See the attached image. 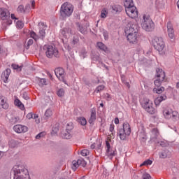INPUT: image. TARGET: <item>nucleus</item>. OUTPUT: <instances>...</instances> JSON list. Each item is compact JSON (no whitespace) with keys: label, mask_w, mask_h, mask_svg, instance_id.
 Returning a JSON list of instances; mask_svg holds the SVG:
<instances>
[{"label":"nucleus","mask_w":179,"mask_h":179,"mask_svg":"<svg viewBox=\"0 0 179 179\" xmlns=\"http://www.w3.org/2000/svg\"><path fill=\"white\" fill-rule=\"evenodd\" d=\"M114 128H115V126H114V124H110V127H109V131H110V132H112V135H114V133H113V132H114Z\"/></svg>","instance_id":"obj_53"},{"label":"nucleus","mask_w":179,"mask_h":179,"mask_svg":"<svg viewBox=\"0 0 179 179\" xmlns=\"http://www.w3.org/2000/svg\"><path fill=\"white\" fill-rule=\"evenodd\" d=\"M117 135L121 141H127V137L131 135V126L128 122H124L122 128L117 129Z\"/></svg>","instance_id":"obj_5"},{"label":"nucleus","mask_w":179,"mask_h":179,"mask_svg":"<svg viewBox=\"0 0 179 179\" xmlns=\"http://www.w3.org/2000/svg\"><path fill=\"white\" fill-rule=\"evenodd\" d=\"M97 118V110H96V108H92L91 109V115L90 120L88 121L89 124H94V121H96Z\"/></svg>","instance_id":"obj_16"},{"label":"nucleus","mask_w":179,"mask_h":179,"mask_svg":"<svg viewBox=\"0 0 179 179\" xmlns=\"http://www.w3.org/2000/svg\"><path fill=\"white\" fill-rule=\"evenodd\" d=\"M45 38V29L40 28L39 38H41V40H44Z\"/></svg>","instance_id":"obj_29"},{"label":"nucleus","mask_w":179,"mask_h":179,"mask_svg":"<svg viewBox=\"0 0 179 179\" xmlns=\"http://www.w3.org/2000/svg\"><path fill=\"white\" fill-rule=\"evenodd\" d=\"M10 17V12L6 8H0V20H8Z\"/></svg>","instance_id":"obj_12"},{"label":"nucleus","mask_w":179,"mask_h":179,"mask_svg":"<svg viewBox=\"0 0 179 179\" xmlns=\"http://www.w3.org/2000/svg\"><path fill=\"white\" fill-rule=\"evenodd\" d=\"M166 27H167V31H168V36L169 38H174L175 35H174V28H173V24H171V22H168L166 24Z\"/></svg>","instance_id":"obj_15"},{"label":"nucleus","mask_w":179,"mask_h":179,"mask_svg":"<svg viewBox=\"0 0 179 179\" xmlns=\"http://www.w3.org/2000/svg\"><path fill=\"white\" fill-rule=\"evenodd\" d=\"M107 10L106 8L102 9L101 13V17L102 19H106L107 17Z\"/></svg>","instance_id":"obj_44"},{"label":"nucleus","mask_w":179,"mask_h":179,"mask_svg":"<svg viewBox=\"0 0 179 179\" xmlns=\"http://www.w3.org/2000/svg\"><path fill=\"white\" fill-rule=\"evenodd\" d=\"M38 117V115H37V114H33V119L34 120H36L37 117Z\"/></svg>","instance_id":"obj_63"},{"label":"nucleus","mask_w":179,"mask_h":179,"mask_svg":"<svg viewBox=\"0 0 179 179\" xmlns=\"http://www.w3.org/2000/svg\"><path fill=\"white\" fill-rule=\"evenodd\" d=\"M24 26V24H23L22 22H21V21L17 22V29H23Z\"/></svg>","instance_id":"obj_49"},{"label":"nucleus","mask_w":179,"mask_h":179,"mask_svg":"<svg viewBox=\"0 0 179 179\" xmlns=\"http://www.w3.org/2000/svg\"><path fill=\"white\" fill-rule=\"evenodd\" d=\"M45 135V132H41L38 135L36 136V139H40V138L44 136Z\"/></svg>","instance_id":"obj_55"},{"label":"nucleus","mask_w":179,"mask_h":179,"mask_svg":"<svg viewBox=\"0 0 179 179\" xmlns=\"http://www.w3.org/2000/svg\"><path fill=\"white\" fill-rule=\"evenodd\" d=\"M114 122L116 125H117V124H120V119H118V117H115Z\"/></svg>","instance_id":"obj_59"},{"label":"nucleus","mask_w":179,"mask_h":179,"mask_svg":"<svg viewBox=\"0 0 179 179\" xmlns=\"http://www.w3.org/2000/svg\"><path fill=\"white\" fill-rule=\"evenodd\" d=\"M125 7V12L131 19H135L138 17V9L134 4V0H125L124 3Z\"/></svg>","instance_id":"obj_3"},{"label":"nucleus","mask_w":179,"mask_h":179,"mask_svg":"<svg viewBox=\"0 0 179 179\" xmlns=\"http://www.w3.org/2000/svg\"><path fill=\"white\" fill-rule=\"evenodd\" d=\"M0 107H2L3 110H8V108H9V104L7 102V99L3 96H0Z\"/></svg>","instance_id":"obj_17"},{"label":"nucleus","mask_w":179,"mask_h":179,"mask_svg":"<svg viewBox=\"0 0 179 179\" xmlns=\"http://www.w3.org/2000/svg\"><path fill=\"white\" fill-rule=\"evenodd\" d=\"M164 90V87H157L153 89L154 93H157V94H162Z\"/></svg>","instance_id":"obj_30"},{"label":"nucleus","mask_w":179,"mask_h":179,"mask_svg":"<svg viewBox=\"0 0 179 179\" xmlns=\"http://www.w3.org/2000/svg\"><path fill=\"white\" fill-rule=\"evenodd\" d=\"M159 145H160V146H162V148H166V146H167L169 145V143H167V141H162L158 142Z\"/></svg>","instance_id":"obj_48"},{"label":"nucleus","mask_w":179,"mask_h":179,"mask_svg":"<svg viewBox=\"0 0 179 179\" xmlns=\"http://www.w3.org/2000/svg\"><path fill=\"white\" fill-rule=\"evenodd\" d=\"M27 169H26L24 166L21 164H17L13 167L10 177H12L13 174V179H27L26 178V176H27Z\"/></svg>","instance_id":"obj_2"},{"label":"nucleus","mask_w":179,"mask_h":179,"mask_svg":"<svg viewBox=\"0 0 179 179\" xmlns=\"http://www.w3.org/2000/svg\"><path fill=\"white\" fill-rule=\"evenodd\" d=\"M33 43H34L33 39L28 40L27 45V50H29V48H30V45H32Z\"/></svg>","instance_id":"obj_52"},{"label":"nucleus","mask_w":179,"mask_h":179,"mask_svg":"<svg viewBox=\"0 0 179 179\" xmlns=\"http://www.w3.org/2000/svg\"><path fill=\"white\" fill-rule=\"evenodd\" d=\"M73 13V6L68 2L64 3L60 8L61 20H66V17H69Z\"/></svg>","instance_id":"obj_4"},{"label":"nucleus","mask_w":179,"mask_h":179,"mask_svg":"<svg viewBox=\"0 0 179 179\" xmlns=\"http://www.w3.org/2000/svg\"><path fill=\"white\" fill-rule=\"evenodd\" d=\"M103 36L105 40H108V31H103Z\"/></svg>","instance_id":"obj_54"},{"label":"nucleus","mask_w":179,"mask_h":179,"mask_svg":"<svg viewBox=\"0 0 179 179\" xmlns=\"http://www.w3.org/2000/svg\"><path fill=\"white\" fill-rule=\"evenodd\" d=\"M10 69H6V71L2 73L1 77L5 78L6 80L9 79V75H10Z\"/></svg>","instance_id":"obj_27"},{"label":"nucleus","mask_w":179,"mask_h":179,"mask_svg":"<svg viewBox=\"0 0 179 179\" xmlns=\"http://www.w3.org/2000/svg\"><path fill=\"white\" fill-rule=\"evenodd\" d=\"M143 179H149L150 178V175L149 173H145L143 175Z\"/></svg>","instance_id":"obj_57"},{"label":"nucleus","mask_w":179,"mask_h":179,"mask_svg":"<svg viewBox=\"0 0 179 179\" xmlns=\"http://www.w3.org/2000/svg\"><path fill=\"white\" fill-rule=\"evenodd\" d=\"M13 131L17 134H24L29 131V128L24 125L16 124L13 127Z\"/></svg>","instance_id":"obj_14"},{"label":"nucleus","mask_w":179,"mask_h":179,"mask_svg":"<svg viewBox=\"0 0 179 179\" xmlns=\"http://www.w3.org/2000/svg\"><path fill=\"white\" fill-rule=\"evenodd\" d=\"M55 73L61 82H65V70L63 68L59 67L55 69Z\"/></svg>","instance_id":"obj_13"},{"label":"nucleus","mask_w":179,"mask_h":179,"mask_svg":"<svg viewBox=\"0 0 179 179\" xmlns=\"http://www.w3.org/2000/svg\"><path fill=\"white\" fill-rule=\"evenodd\" d=\"M43 50L45 51V55L48 58H59V52L55 46L52 45H44Z\"/></svg>","instance_id":"obj_7"},{"label":"nucleus","mask_w":179,"mask_h":179,"mask_svg":"<svg viewBox=\"0 0 179 179\" xmlns=\"http://www.w3.org/2000/svg\"><path fill=\"white\" fill-rule=\"evenodd\" d=\"M77 121L80 125H83V127H85V125L87 124V121H86V118L85 117H80L77 119Z\"/></svg>","instance_id":"obj_35"},{"label":"nucleus","mask_w":179,"mask_h":179,"mask_svg":"<svg viewBox=\"0 0 179 179\" xmlns=\"http://www.w3.org/2000/svg\"><path fill=\"white\" fill-rule=\"evenodd\" d=\"M106 99L108 100H111V95H110V94H106Z\"/></svg>","instance_id":"obj_62"},{"label":"nucleus","mask_w":179,"mask_h":179,"mask_svg":"<svg viewBox=\"0 0 179 179\" xmlns=\"http://www.w3.org/2000/svg\"><path fill=\"white\" fill-rule=\"evenodd\" d=\"M78 167H79V163H78V161H73L71 166L72 170H73V171H76Z\"/></svg>","instance_id":"obj_41"},{"label":"nucleus","mask_w":179,"mask_h":179,"mask_svg":"<svg viewBox=\"0 0 179 179\" xmlns=\"http://www.w3.org/2000/svg\"><path fill=\"white\" fill-rule=\"evenodd\" d=\"M152 45L161 54H163V50H164L165 44L163 38L156 37L152 40Z\"/></svg>","instance_id":"obj_8"},{"label":"nucleus","mask_w":179,"mask_h":179,"mask_svg":"<svg viewBox=\"0 0 179 179\" xmlns=\"http://www.w3.org/2000/svg\"><path fill=\"white\" fill-rule=\"evenodd\" d=\"M60 34L64 37V38H66L68 36L72 34L71 28L69 27H65L60 30Z\"/></svg>","instance_id":"obj_18"},{"label":"nucleus","mask_w":179,"mask_h":179,"mask_svg":"<svg viewBox=\"0 0 179 179\" xmlns=\"http://www.w3.org/2000/svg\"><path fill=\"white\" fill-rule=\"evenodd\" d=\"M20 119L19 118V117H15V116H12L10 119L9 121L13 125V124H16L17 122H19V120Z\"/></svg>","instance_id":"obj_37"},{"label":"nucleus","mask_w":179,"mask_h":179,"mask_svg":"<svg viewBox=\"0 0 179 179\" xmlns=\"http://www.w3.org/2000/svg\"><path fill=\"white\" fill-rule=\"evenodd\" d=\"M27 118H28V120H31V118H33V113H29L27 115Z\"/></svg>","instance_id":"obj_58"},{"label":"nucleus","mask_w":179,"mask_h":179,"mask_svg":"<svg viewBox=\"0 0 179 179\" xmlns=\"http://www.w3.org/2000/svg\"><path fill=\"white\" fill-rule=\"evenodd\" d=\"M127 29L125 31L127 34V40L130 44H136L138 43V31L139 30V26L136 22L133 24L132 22L128 23Z\"/></svg>","instance_id":"obj_1"},{"label":"nucleus","mask_w":179,"mask_h":179,"mask_svg":"<svg viewBox=\"0 0 179 179\" xmlns=\"http://www.w3.org/2000/svg\"><path fill=\"white\" fill-rule=\"evenodd\" d=\"M14 104L15 106H16V107H19L20 110L24 109V105L23 104V103H22V101H20L19 99H15V100L14 101Z\"/></svg>","instance_id":"obj_24"},{"label":"nucleus","mask_w":179,"mask_h":179,"mask_svg":"<svg viewBox=\"0 0 179 179\" xmlns=\"http://www.w3.org/2000/svg\"><path fill=\"white\" fill-rule=\"evenodd\" d=\"M22 97L24 100H29L30 99L29 97V95H27V92H24L22 94Z\"/></svg>","instance_id":"obj_56"},{"label":"nucleus","mask_w":179,"mask_h":179,"mask_svg":"<svg viewBox=\"0 0 179 179\" xmlns=\"http://www.w3.org/2000/svg\"><path fill=\"white\" fill-rule=\"evenodd\" d=\"M25 9L26 10L30 9V4H27V6H25Z\"/></svg>","instance_id":"obj_64"},{"label":"nucleus","mask_w":179,"mask_h":179,"mask_svg":"<svg viewBox=\"0 0 179 179\" xmlns=\"http://www.w3.org/2000/svg\"><path fill=\"white\" fill-rule=\"evenodd\" d=\"M78 30L80 32L82 33V34H86L87 33V29L86 27H84L83 26L80 25V24L78 23L77 24Z\"/></svg>","instance_id":"obj_32"},{"label":"nucleus","mask_w":179,"mask_h":179,"mask_svg":"<svg viewBox=\"0 0 179 179\" xmlns=\"http://www.w3.org/2000/svg\"><path fill=\"white\" fill-rule=\"evenodd\" d=\"M37 80H38V85L41 86V87L47 85V80H45V78H38Z\"/></svg>","instance_id":"obj_34"},{"label":"nucleus","mask_w":179,"mask_h":179,"mask_svg":"<svg viewBox=\"0 0 179 179\" xmlns=\"http://www.w3.org/2000/svg\"><path fill=\"white\" fill-rule=\"evenodd\" d=\"M77 162L78 163V166H81L82 167H86V165L87 164L86 161H85V159H83L82 158L78 159Z\"/></svg>","instance_id":"obj_40"},{"label":"nucleus","mask_w":179,"mask_h":179,"mask_svg":"<svg viewBox=\"0 0 179 179\" xmlns=\"http://www.w3.org/2000/svg\"><path fill=\"white\" fill-rule=\"evenodd\" d=\"M25 10L23 5H20L17 8V12H18V13H24Z\"/></svg>","instance_id":"obj_43"},{"label":"nucleus","mask_w":179,"mask_h":179,"mask_svg":"<svg viewBox=\"0 0 179 179\" xmlns=\"http://www.w3.org/2000/svg\"><path fill=\"white\" fill-rule=\"evenodd\" d=\"M164 82V78H157L154 80V85L156 86V87H160L162 86V83Z\"/></svg>","instance_id":"obj_25"},{"label":"nucleus","mask_w":179,"mask_h":179,"mask_svg":"<svg viewBox=\"0 0 179 179\" xmlns=\"http://www.w3.org/2000/svg\"><path fill=\"white\" fill-rule=\"evenodd\" d=\"M156 78L160 79H166V73L163 69L157 68L156 69Z\"/></svg>","instance_id":"obj_19"},{"label":"nucleus","mask_w":179,"mask_h":179,"mask_svg":"<svg viewBox=\"0 0 179 179\" xmlns=\"http://www.w3.org/2000/svg\"><path fill=\"white\" fill-rule=\"evenodd\" d=\"M72 129H73V122L68 123L66 127V131L71 133L72 132Z\"/></svg>","instance_id":"obj_39"},{"label":"nucleus","mask_w":179,"mask_h":179,"mask_svg":"<svg viewBox=\"0 0 179 179\" xmlns=\"http://www.w3.org/2000/svg\"><path fill=\"white\" fill-rule=\"evenodd\" d=\"M106 156L109 157V159H113L115 155H117V150L114 148H111L110 143L108 141H106Z\"/></svg>","instance_id":"obj_11"},{"label":"nucleus","mask_w":179,"mask_h":179,"mask_svg":"<svg viewBox=\"0 0 179 179\" xmlns=\"http://www.w3.org/2000/svg\"><path fill=\"white\" fill-rule=\"evenodd\" d=\"M164 116L166 120H170L172 118L173 121H178V112L173 111L171 109H165L164 110Z\"/></svg>","instance_id":"obj_9"},{"label":"nucleus","mask_w":179,"mask_h":179,"mask_svg":"<svg viewBox=\"0 0 179 179\" xmlns=\"http://www.w3.org/2000/svg\"><path fill=\"white\" fill-rule=\"evenodd\" d=\"M139 136L141 143H142V145L146 143V141H148V136H146V133L145 132V131H141Z\"/></svg>","instance_id":"obj_22"},{"label":"nucleus","mask_w":179,"mask_h":179,"mask_svg":"<svg viewBox=\"0 0 179 179\" xmlns=\"http://www.w3.org/2000/svg\"><path fill=\"white\" fill-rule=\"evenodd\" d=\"M52 115V109L48 108L45 112V118L48 120Z\"/></svg>","instance_id":"obj_33"},{"label":"nucleus","mask_w":179,"mask_h":179,"mask_svg":"<svg viewBox=\"0 0 179 179\" xmlns=\"http://www.w3.org/2000/svg\"><path fill=\"white\" fill-rule=\"evenodd\" d=\"M98 48H99V50H101L102 51H104L105 52H107V46H106V45H104V43H103L102 42H98L96 44Z\"/></svg>","instance_id":"obj_28"},{"label":"nucleus","mask_w":179,"mask_h":179,"mask_svg":"<svg viewBox=\"0 0 179 179\" xmlns=\"http://www.w3.org/2000/svg\"><path fill=\"white\" fill-rule=\"evenodd\" d=\"M8 145L10 148H16V146H17V142L15 140H10L8 142Z\"/></svg>","instance_id":"obj_42"},{"label":"nucleus","mask_w":179,"mask_h":179,"mask_svg":"<svg viewBox=\"0 0 179 179\" xmlns=\"http://www.w3.org/2000/svg\"><path fill=\"white\" fill-rule=\"evenodd\" d=\"M102 90H104V86L103 85H99L96 88V93H99V92H101Z\"/></svg>","instance_id":"obj_47"},{"label":"nucleus","mask_w":179,"mask_h":179,"mask_svg":"<svg viewBox=\"0 0 179 179\" xmlns=\"http://www.w3.org/2000/svg\"><path fill=\"white\" fill-rule=\"evenodd\" d=\"M87 54V52H86V50L83 49L80 52V57L83 58H86V55Z\"/></svg>","instance_id":"obj_51"},{"label":"nucleus","mask_w":179,"mask_h":179,"mask_svg":"<svg viewBox=\"0 0 179 179\" xmlns=\"http://www.w3.org/2000/svg\"><path fill=\"white\" fill-rule=\"evenodd\" d=\"M152 163H153V162H152V160L147 159L143 162V163L141 164V166H150V165H152Z\"/></svg>","instance_id":"obj_46"},{"label":"nucleus","mask_w":179,"mask_h":179,"mask_svg":"<svg viewBox=\"0 0 179 179\" xmlns=\"http://www.w3.org/2000/svg\"><path fill=\"white\" fill-rule=\"evenodd\" d=\"M167 99V96H166L165 94L163 95H160L159 96L157 97L155 99V106H160V103H162V101H164V100Z\"/></svg>","instance_id":"obj_20"},{"label":"nucleus","mask_w":179,"mask_h":179,"mask_svg":"<svg viewBox=\"0 0 179 179\" xmlns=\"http://www.w3.org/2000/svg\"><path fill=\"white\" fill-rule=\"evenodd\" d=\"M29 35L30 37L33 38L35 41H37V40L40 39V37L38 36V35H37V34H36V32H34V31H31L29 32Z\"/></svg>","instance_id":"obj_36"},{"label":"nucleus","mask_w":179,"mask_h":179,"mask_svg":"<svg viewBox=\"0 0 179 179\" xmlns=\"http://www.w3.org/2000/svg\"><path fill=\"white\" fill-rule=\"evenodd\" d=\"M13 69L22 71V68H23V66H19V64H13L11 65Z\"/></svg>","instance_id":"obj_45"},{"label":"nucleus","mask_w":179,"mask_h":179,"mask_svg":"<svg viewBox=\"0 0 179 179\" xmlns=\"http://www.w3.org/2000/svg\"><path fill=\"white\" fill-rule=\"evenodd\" d=\"M113 13H121L122 12V6L120 5H114L112 6Z\"/></svg>","instance_id":"obj_23"},{"label":"nucleus","mask_w":179,"mask_h":179,"mask_svg":"<svg viewBox=\"0 0 179 179\" xmlns=\"http://www.w3.org/2000/svg\"><path fill=\"white\" fill-rule=\"evenodd\" d=\"M10 17L13 19V20H17V18L15 16V14H11Z\"/></svg>","instance_id":"obj_60"},{"label":"nucleus","mask_w":179,"mask_h":179,"mask_svg":"<svg viewBox=\"0 0 179 179\" xmlns=\"http://www.w3.org/2000/svg\"><path fill=\"white\" fill-rule=\"evenodd\" d=\"M62 137L63 139H71V138H72V134H71L70 131L66 130V131L62 134Z\"/></svg>","instance_id":"obj_31"},{"label":"nucleus","mask_w":179,"mask_h":179,"mask_svg":"<svg viewBox=\"0 0 179 179\" xmlns=\"http://www.w3.org/2000/svg\"><path fill=\"white\" fill-rule=\"evenodd\" d=\"M143 108L147 111L149 114H155L156 109L153 108V103L150 100H147L142 105Z\"/></svg>","instance_id":"obj_10"},{"label":"nucleus","mask_w":179,"mask_h":179,"mask_svg":"<svg viewBox=\"0 0 179 179\" xmlns=\"http://www.w3.org/2000/svg\"><path fill=\"white\" fill-rule=\"evenodd\" d=\"M171 152L169 150H164L159 153L160 159H166V157H170Z\"/></svg>","instance_id":"obj_21"},{"label":"nucleus","mask_w":179,"mask_h":179,"mask_svg":"<svg viewBox=\"0 0 179 179\" xmlns=\"http://www.w3.org/2000/svg\"><path fill=\"white\" fill-rule=\"evenodd\" d=\"M151 141H153V139H157V136H159V130L157 129H153L151 131Z\"/></svg>","instance_id":"obj_26"},{"label":"nucleus","mask_w":179,"mask_h":179,"mask_svg":"<svg viewBox=\"0 0 179 179\" xmlns=\"http://www.w3.org/2000/svg\"><path fill=\"white\" fill-rule=\"evenodd\" d=\"M57 95L58 97H64L65 96V90L64 88H60L57 91Z\"/></svg>","instance_id":"obj_38"},{"label":"nucleus","mask_w":179,"mask_h":179,"mask_svg":"<svg viewBox=\"0 0 179 179\" xmlns=\"http://www.w3.org/2000/svg\"><path fill=\"white\" fill-rule=\"evenodd\" d=\"M90 152H89V150H83L80 152V155H82L83 156H88V155L90 154Z\"/></svg>","instance_id":"obj_50"},{"label":"nucleus","mask_w":179,"mask_h":179,"mask_svg":"<svg viewBox=\"0 0 179 179\" xmlns=\"http://www.w3.org/2000/svg\"><path fill=\"white\" fill-rule=\"evenodd\" d=\"M141 27L143 30H145V31H153L155 30V22H153V20L150 18V15H146V14L143 15Z\"/></svg>","instance_id":"obj_6"},{"label":"nucleus","mask_w":179,"mask_h":179,"mask_svg":"<svg viewBox=\"0 0 179 179\" xmlns=\"http://www.w3.org/2000/svg\"><path fill=\"white\" fill-rule=\"evenodd\" d=\"M31 3L32 9H34V5H36V1L34 0H32Z\"/></svg>","instance_id":"obj_61"}]
</instances>
